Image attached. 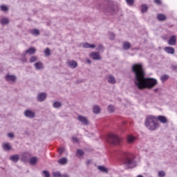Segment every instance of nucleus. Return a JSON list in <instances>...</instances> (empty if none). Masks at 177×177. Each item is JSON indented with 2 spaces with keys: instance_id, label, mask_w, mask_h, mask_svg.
Instances as JSON below:
<instances>
[{
  "instance_id": "a18cd8bd",
  "label": "nucleus",
  "mask_w": 177,
  "mask_h": 177,
  "mask_svg": "<svg viewBox=\"0 0 177 177\" xmlns=\"http://www.w3.org/2000/svg\"><path fill=\"white\" fill-rule=\"evenodd\" d=\"M126 2H127L128 5H130V6L133 5V0H126Z\"/></svg>"
},
{
  "instance_id": "412c9836",
  "label": "nucleus",
  "mask_w": 177,
  "mask_h": 177,
  "mask_svg": "<svg viewBox=\"0 0 177 177\" xmlns=\"http://www.w3.org/2000/svg\"><path fill=\"white\" fill-rule=\"evenodd\" d=\"M93 111L94 114H100V113L101 111L100 106H99L98 105H94L93 106Z\"/></svg>"
},
{
  "instance_id": "6ab92c4d",
  "label": "nucleus",
  "mask_w": 177,
  "mask_h": 177,
  "mask_svg": "<svg viewBox=\"0 0 177 177\" xmlns=\"http://www.w3.org/2000/svg\"><path fill=\"white\" fill-rule=\"evenodd\" d=\"M3 149L5 151H10L12 150V147L9 142H6L3 145Z\"/></svg>"
},
{
  "instance_id": "f03ea898",
  "label": "nucleus",
  "mask_w": 177,
  "mask_h": 177,
  "mask_svg": "<svg viewBox=\"0 0 177 177\" xmlns=\"http://www.w3.org/2000/svg\"><path fill=\"white\" fill-rule=\"evenodd\" d=\"M145 125L146 128H148L149 131H156L158 127V122H157V118L153 115H148L146 118Z\"/></svg>"
},
{
  "instance_id": "20e7f679",
  "label": "nucleus",
  "mask_w": 177,
  "mask_h": 177,
  "mask_svg": "<svg viewBox=\"0 0 177 177\" xmlns=\"http://www.w3.org/2000/svg\"><path fill=\"white\" fill-rule=\"evenodd\" d=\"M106 140L109 143H111L112 145H120L121 138L115 134H110L107 136Z\"/></svg>"
},
{
  "instance_id": "3c124183",
  "label": "nucleus",
  "mask_w": 177,
  "mask_h": 177,
  "mask_svg": "<svg viewBox=\"0 0 177 177\" xmlns=\"http://www.w3.org/2000/svg\"><path fill=\"white\" fill-rule=\"evenodd\" d=\"M154 2L157 5H161V0H154Z\"/></svg>"
},
{
  "instance_id": "393cba45",
  "label": "nucleus",
  "mask_w": 177,
  "mask_h": 177,
  "mask_svg": "<svg viewBox=\"0 0 177 177\" xmlns=\"http://www.w3.org/2000/svg\"><path fill=\"white\" fill-rule=\"evenodd\" d=\"M157 19L159 21H164L165 20H167V17L164 14H159L157 16Z\"/></svg>"
},
{
  "instance_id": "79ce46f5",
  "label": "nucleus",
  "mask_w": 177,
  "mask_h": 177,
  "mask_svg": "<svg viewBox=\"0 0 177 177\" xmlns=\"http://www.w3.org/2000/svg\"><path fill=\"white\" fill-rule=\"evenodd\" d=\"M158 176L159 177H164L165 176V171H161L158 172Z\"/></svg>"
},
{
  "instance_id": "f257e3e1",
  "label": "nucleus",
  "mask_w": 177,
  "mask_h": 177,
  "mask_svg": "<svg viewBox=\"0 0 177 177\" xmlns=\"http://www.w3.org/2000/svg\"><path fill=\"white\" fill-rule=\"evenodd\" d=\"M131 73L133 74V83L135 86L142 91L143 89H152L158 82L155 78L146 77V73L140 64H135L131 67Z\"/></svg>"
},
{
  "instance_id": "f704fd0d",
  "label": "nucleus",
  "mask_w": 177,
  "mask_h": 177,
  "mask_svg": "<svg viewBox=\"0 0 177 177\" xmlns=\"http://www.w3.org/2000/svg\"><path fill=\"white\" fill-rule=\"evenodd\" d=\"M38 60V57L37 56H32L30 58V63H35Z\"/></svg>"
},
{
  "instance_id": "dca6fc26",
  "label": "nucleus",
  "mask_w": 177,
  "mask_h": 177,
  "mask_svg": "<svg viewBox=\"0 0 177 177\" xmlns=\"http://www.w3.org/2000/svg\"><path fill=\"white\" fill-rule=\"evenodd\" d=\"M37 52V49L34 47H30L28 50H25V55H35V53Z\"/></svg>"
},
{
  "instance_id": "f8f14e48",
  "label": "nucleus",
  "mask_w": 177,
  "mask_h": 177,
  "mask_svg": "<svg viewBox=\"0 0 177 177\" xmlns=\"http://www.w3.org/2000/svg\"><path fill=\"white\" fill-rule=\"evenodd\" d=\"M167 44L171 46H175V45H176V36H171L167 41Z\"/></svg>"
},
{
  "instance_id": "aec40b11",
  "label": "nucleus",
  "mask_w": 177,
  "mask_h": 177,
  "mask_svg": "<svg viewBox=\"0 0 177 177\" xmlns=\"http://www.w3.org/2000/svg\"><path fill=\"white\" fill-rule=\"evenodd\" d=\"M157 120H158V121H160V122H161L162 124H167V122L168 121L167 120V118L163 115H159Z\"/></svg>"
},
{
  "instance_id": "7ed1b4c3",
  "label": "nucleus",
  "mask_w": 177,
  "mask_h": 177,
  "mask_svg": "<svg viewBox=\"0 0 177 177\" xmlns=\"http://www.w3.org/2000/svg\"><path fill=\"white\" fill-rule=\"evenodd\" d=\"M122 162L127 169H129V168H135V167H136V161H135V159L131 158V156L127 153L123 157Z\"/></svg>"
},
{
  "instance_id": "49530a36",
  "label": "nucleus",
  "mask_w": 177,
  "mask_h": 177,
  "mask_svg": "<svg viewBox=\"0 0 177 177\" xmlns=\"http://www.w3.org/2000/svg\"><path fill=\"white\" fill-rule=\"evenodd\" d=\"M59 151L60 156H62V154H63V153H64V148H59Z\"/></svg>"
},
{
  "instance_id": "8fccbe9b",
  "label": "nucleus",
  "mask_w": 177,
  "mask_h": 177,
  "mask_svg": "<svg viewBox=\"0 0 177 177\" xmlns=\"http://www.w3.org/2000/svg\"><path fill=\"white\" fill-rule=\"evenodd\" d=\"M72 140L73 142H75V143H77V142H78V138L76 137H73Z\"/></svg>"
},
{
  "instance_id": "6e6d98bb",
  "label": "nucleus",
  "mask_w": 177,
  "mask_h": 177,
  "mask_svg": "<svg viewBox=\"0 0 177 177\" xmlns=\"http://www.w3.org/2000/svg\"><path fill=\"white\" fill-rule=\"evenodd\" d=\"M86 63H88V64H91V59H86Z\"/></svg>"
},
{
  "instance_id": "72a5a7b5",
  "label": "nucleus",
  "mask_w": 177,
  "mask_h": 177,
  "mask_svg": "<svg viewBox=\"0 0 177 177\" xmlns=\"http://www.w3.org/2000/svg\"><path fill=\"white\" fill-rule=\"evenodd\" d=\"M169 78V76L168 75H162L160 77V80L162 82H165V81H167V80H168Z\"/></svg>"
},
{
  "instance_id": "c85d7f7f",
  "label": "nucleus",
  "mask_w": 177,
  "mask_h": 177,
  "mask_svg": "<svg viewBox=\"0 0 177 177\" xmlns=\"http://www.w3.org/2000/svg\"><path fill=\"white\" fill-rule=\"evenodd\" d=\"M134 140H136V138L133 137V136L130 135L127 136L128 143H133Z\"/></svg>"
},
{
  "instance_id": "de8ad7c7",
  "label": "nucleus",
  "mask_w": 177,
  "mask_h": 177,
  "mask_svg": "<svg viewBox=\"0 0 177 177\" xmlns=\"http://www.w3.org/2000/svg\"><path fill=\"white\" fill-rule=\"evenodd\" d=\"M88 48H90L91 49H95V48H96V46L95 44H89Z\"/></svg>"
},
{
  "instance_id": "9b49d317",
  "label": "nucleus",
  "mask_w": 177,
  "mask_h": 177,
  "mask_svg": "<svg viewBox=\"0 0 177 177\" xmlns=\"http://www.w3.org/2000/svg\"><path fill=\"white\" fill-rule=\"evenodd\" d=\"M10 23V19L8 17H3L0 19V24L1 26H8Z\"/></svg>"
},
{
  "instance_id": "864d4df0",
  "label": "nucleus",
  "mask_w": 177,
  "mask_h": 177,
  "mask_svg": "<svg viewBox=\"0 0 177 177\" xmlns=\"http://www.w3.org/2000/svg\"><path fill=\"white\" fill-rule=\"evenodd\" d=\"M172 70H174V71L177 70V66L176 65H174L171 66Z\"/></svg>"
},
{
  "instance_id": "a19ab883",
  "label": "nucleus",
  "mask_w": 177,
  "mask_h": 177,
  "mask_svg": "<svg viewBox=\"0 0 177 177\" xmlns=\"http://www.w3.org/2000/svg\"><path fill=\"white\" fill-rule=\"evenodd\" d=\"M76 154H77L78 156H82L84 154V151H82V149H77Z\"/></svg>"
},
{
  "instance_id": "f3484780",
  "label": "nucleus",
  "mask_w": 177,
  "mask_h": 177,
  "mask_svg": "<svg viewBox=\"0 0 177 177\" xmlns=\"http://www.w3.org/2000/svg\"><path fill=\"white\" fill-rule=\"evenodd\" d=\"M9 159L12 162H18L19 160H20V156H19L18 154H15V155L10 156Z\"/></svg>"
},
{
  "instance_id": "c03bdc74",
  "label": "nucleus",
  "mask_w": 177,
  "mask_h": 177,
  "mask_svg": "<svg viewBox=\"0 0 177 177\" xmlns=\"http://www.w3.org/2000/svg\"><path fill=\"white\" fill-rule=\"evenodd\" d=\"M8 138H10L11 139H13V138H15V134L13 133H8Z\"/></svg>"
},
{
  "instance_id": "39448f33",
  "label": "nucleus",
  "mask_w": 177,
  "mask_h": 177,
  "mask_svg": "<svg viewBox=\"0 0 177 177\" xmlns=\"http://www.w3.org/2000/svg\"><path fill=\"white\" fill-rule=\"evenodd\" d=\"M24 115H25L26 118H35V112L32 111V110L27 109L24 111Z\"/></svg>"
},
{
  "instance_id": "1a4fd4ad",
  "label": "nucleus",
  "mask_w": 177,
  "mask_h": 177,
  "mask_svg": "<svg viewBox=\"0 0 177 177\" xmlns=\"http://www.w3.org/2000/svg\"><path fill=\"white\" fill-rule=\"evenodd\" d=\"M66 64L70 68H76V67H78V63L74 59L68 60L66 62Z\"/></svg>"
},
{
  "instance_id": "cd10ccee",
  "label": "nucleus",
  "mask_w": 177,
  "mask_h": 177,
  "mask_svg": "<svg viewBox=\"0 0 177 177\" xmlns=\"http://www.w3.org/2000/svg\"><path fill=\"white\" fill-rule=\"evenodd\" d=\"M38 161V158L37 157H32L30 160V164L31 165H35L37 164V162Z\"/></svg>"
},
{
  "instance_id": "58836bf2",
  "label": "nucleus",
  "mask_w": 177,
  "mask_h": 177,
  "mask_svg": "<svg viewBox=\"0 0 177 177\" xmlns=\"http://www.w3.org/2000/svg\"><path fill=\"white\" fill-rule=\"evenodd\" d=\"M108 111L109 113H114V106H113L112 105H109L108 106Z\"/></svg>"
},
{
  "instance_id": "423d86ee",
  "label": "nucleus",
  "mask_w": 177,
  "mask_h": 177,
  "mask_svg": "<svg viewBox=\"0 0 177 177\" xmlns=\"http://www.w3.org/2000/svg\"><path fill=\"white\" fill-rule=\"evenodd\" d=\"M117 9L118 8L115 6H108L105 8V12H106L107 13H110L111 15H114V13L117 12Z\"/></svg>"
},
{
  "instance_id": "5fc2aeb1",
  "label": "nucleus",
  "mask_w": 177,
  "mask_h": 177,
  "mask_svg": "<svg viewBox=\"0 0 177 177\" xmlns=\"http://www.w3.org/2000/svg\"><path fill=\"white\" fill-rule=\"evenodd\" d=\"M61 177H70V176L67 174H61Z\"/></svg>"
},
{
  "instance_id": "2f4dec72",
  "label": "nucleus",
  "mask_w": 177,
  "mask_h": 177,
  "mask_svg": "<svg viewBox=\"0 0 177 177\" xmlns=\"http://www.w3.org/2000/svg\"><path fill=\"white\" fill-rule=\"evenodd\" d=\"M54 109H60L62 107V102H55L53 104Z\"/></svg>"
},
{
  "instance_id": "a878e982",
  "label": "nucleus",
  "mask_w": 177,
  "mask_h": 177,
  "mask_svg": "<svg viewBox=\"0 0 177 177\" xmlns=\"http://www.w3.org/2000/svg\"><path fill=\"white\" fill-rule=\"evenodd\" d=\"M131 48V43L129 41H124L123 43L124 50H128Z\"/></svg>"
},
{
  "instance_id": "6e6552de",
  "label": "nucleus",
  "mask_w": 177,
  "mask_h": 177,
  "mask_svg": "<svg viewBox=\"0 0 177 177\" xmlns=\"http://www.w3.org/2000/svg\"><path fill=\"white\" fill-rule=\"evenodd\" d=\"M77 120L80 122H82L83 125H89V120H88V118L85 116L78 115Z\"/></svg>"
},
{
  "instance_id": "c756f323",
  "label": "nucleus",
  "mask_w": 177,
  "mask_h": 177,
  "mask_svg": "<svg viewBox=\"0 0 177 177\" xmlns=\"http://www.w3.org/2000/svg\"><path fill=\"white\" fill-rule=\"evenodd\" d=\"M97 53H100L104 50V47L102 44H99L97 47L96 48Z\"/></svg>"
},
{
  "instance_id": "4468645a",
  "label": "nucleus",
  "mask_w": 177,
  "mask_h": 177,
  "mask_svg": "<svg viewBox=\"0 0 177 177\" xmlns=\"http://www.w3.org/2000/svg\"><path fill=\"white\" fill-rule=\"evenodd\" d=\"M46 99V93H40L37 96V102H44Z\"/></svg>"
},
{
  "instance_id": "7c9ffc66",
  "label": "nucleus",
  "mask_w": 177,
  "mask_h": 177,
  "mask_svg": "<svg viewBox=\"0 0 177 177\" xmlns=\"http://www.w3.org/2000/svg\"><path fill=\"white\" fill-rule=\"evenodd\" d=\"M30 33L32 34V35L38 36L39 35L40 32L38 29H33L30 30Z\"/></svg>"
},
{
  "instance_id": "b1692460",
  "label": "nucleus",
  "mask_w": 177,
  "mask_h": 177,
  "mask_svg": "<svg viewBox=\"0 0 177 177\" xmlns=\"http://www.w3.org/2000/svg\"><path fill=\"white\" fill-rule=\"evenodd\" d=\"M68 160L67 158H62L58 160V162L60 164V165H66L67 164Z\"/></svg>"
},
{
  "instance_id": "ddd939ff",
  "label": "nucleus",
  "mask_w": 177,
  "mask_h": 177,
  "mask_svg": "<svg viewBox=\"0 0 177 177\" xmlns=\"http://www.w3.org/2000/svg\"><path fill=\"white\" fill-rule=\"evenodd\" d=\"M90 57H92L93 60H102V57L99 53L93 52L90 54Z\"/></svg>"
},
{
  "instance_id": "4be33fe9",
  "label": "nucleus",
  "mask_w": 177,
  "mask_h": 177,
  "mask_svg": "<svg viewBox=\"0 0 177 177\" xmlns=\"http://www.w3.org/2000/svg\"><path fill=\"white\" fill-rule=\"evenodd\" d=\"M107 81L109 84H115V82H116L115 77H114V76H113V75H111L108 77Z\"/></svg>"
},
{
  "instance_id": "ea45409f",
  "label": "nucleus",
  "mask_w": 177,
  "mask_h": 177,
  "mask_svg": "<svg viewBox=\"0 0 177 177\" xmlns=\"http://www.w3.org/2000/svg\"><path fill=\"white\" fill-rule=\"evenodd\" d=\"M43 174L44 175V177H50V174H49V171L46 170L43 171Z\"/></svg>"
},
{
  "instance_id": "e433bc0d",
  "label": "nucleus",
  "mask_w": 177,
  "mask_h": 177,
  "mask_svg": "<svg viewBox=\"0 0 177 177\" xmlns=\"http://www.w3.org/2000/svg\"><path fill=\"white\" fill-rule=\"evenodd\" d=\"M26 55H27V54H26V53H23V54L21 55V60L24 63H26V62H27V57H26Z\"/></svg>"
},
{
  "instance_id": "a211bd4d",
  "label": "nucleus",
  "mask_w": 177,
  "mask_h": 177,
  "mask_svg": "<svg viewBox=\"0 0 177 177\" xmlns=\"http://www.w3.org/2000/svg\"><path fill=\"white\" fill-rule=\"evenodd\" d=\"M35 68L36 70H44V64L41 62L35 63Z\"/></svg>"
},
{
  "instance_id": "5701e85b",
  "label": "nucleus",
  "mask_w": 177,
  "mask_h": 177,
  "mask_svg": "<svg viewBox=\"0 0 177 177\" xmlns=\"http://www.w3.org/2000/svg\"><path fill=\"white\" fill-rule=\"evenodd\" d=\"M0 10L1 12H4V13H6V12H9V6H8L6 5H1Z\"/></svg>"
},
{
  "instance_id": "2eb2a0df",
  "label": "nucleus",
  "mask_w": 177,
  "mask_h": 177,
  "mask_svg": "<svg viewBox=\"0 0 177 177\" xmlns=\"http://www.w3.org/2000/svg\"><path fill=\"white\" fill-rule=\"evenodd\" d=\"M165 52L169 55H174L175 53V48L171 46H166L164 48Z\"/></svg>"
},
{
  "instance_id": "0eeeda50",
  "label": "nucleus",
  "mask_w": 177,
  "mask_h": 177,
  "mask_svg": "<svg viewBox=\"0 0 177 177\" xmlns=\"http://www.w3.org/2000/svg\"><path fill=\"white\" fill-rule=\"evenodd\" d=\"M5 80L7 81V82H16L17 77L15 75L7 74L5 76Z\"/></svg>"
},
{
  "instance_id": "bb28decb",
  "label": "nucleus",
  "mask_w": 177,
  "mask_h": 177,
  "mask_svg": "<svg viewBox=\"0 0 177 177\" xmlns=\"http://www.w3.org/2000/svg\"><path fill=\"white\" fill-rule=\"evenodd\" d=\"M97 169H99V171L101 172H104V174H109V170L104 166H98Z\"/></svg>"
},
{
  "instance_id": "473e14b6",
  "label": "nucleus",
  "mask_w": 177,
  "mask_h": 177,
  "mask_svg": "<svg viewBox=\"0 0 177 177\" xmlns=\"http://www.w3.org/2000/svg\"><path fill=\"white\" fill-rule=\"evenodd\" d=\"M147 10H148L147 6H146V4H143L141 6V12H142V13H146V12H147Z\"/></svg>"
},
{
  "instance_id": "4c0bfd02",
  "label": "nucleus",
  "mask_w": 177,
  "mask_h": 177,
  "mask_svg": "<svg viewBox=\"0 0 177 177\" xmlns=\"http://www.w3.org/2000/svg\"><path fill=\"white\" fill-rule=\"evenodd\" d=\"M44 55H46V56H50V49H49V48H46L44 50Z\"/></svg>"
},
{
  "instance_id": "9d476101",
  "label": "nucleus",
  "mask_w": 177,
  "mask_h": 177,
  "mask_svg": "<svg viewBox=\"0 0 177 177\" xmlns=\"http://www.w3.org/2000/svg\"><path fill=\"white\" fill-rule=\"evenodd\" d=\"M30 158H31V153L28 152L24 153L21 155V160L24 162H28V161H30Z\"/></svg>"
},
{
  "instance_id": "09e8293b",
  "label": "nucleus",
  "mask_w": 177,
  "mask_h": 177,
  "mask_svg": "<svg viewBox=\"0 0 177 177\" xmlns=\"http://www.w3.org/2000/svg\"><path fill=\"white\" fill-rule=\"evenodd\" d=\"M110 35H111V39H114V38H115V35H114V33L110 32Z\"/></svg>"
},
{
  "instance_id": "c9c22d12",
  "label": "nucleus",
  "mask_w": 177,
  "mask_h": 177,
  "mask_svg": "<svg viewBox=\"0 0 177 177\" xmlns=\"http://www.w3.org/2000/svg\"><path fill=\"white\" fill-rule=\"evenodd\" d=\"M53 176L54 177H61L62 176V174L60 173V171H53Z\"/></svg>"
},
{
  "instance_id": "37998d69",
  "label": "nucleus",
  "mask_w": 177,
  "mask_h": 177,
  "mask_svg": "<svg viewBox=\"0 0 177 177\" xmlns=\"http://www.w3.org/2000/svg\"><path fill=\"white\" fill-rule=\"evenodd\" d=\"M82 46L84 49H88L89 48V43H84L82 44Z\"/></svg>"
},
{
  "instance_id": "603ef678",
  "label": "nucleus",
  "mask_w": 177,
  "mask_h": 177,
  "mask_svg": "<svg viewBox=\"0 0 177 177\" xmlns=\"http://www.w3.org/2000/svg\"><path fill=\"white\" fill-rule=\"evenodd\" d=\"M86 165H91L92 164V160H88L86 162Z\"/></svg>"
},
{
  "instance_id": "4d7b16f0",
  "label": "nucleus",
  "mask_w": 177,
  "mask_h": 177,
  "mask_svg": "<svg viewBox=\"0 0 177 177\" xmlns=\"http://www.w3.org/2000/svg\"><path fill=\"white\" fill-rule=\"evenodd\" d=\"M153 91H155V92H158V88H155V89H153Z\"/></svg>"
}]
</instances>
